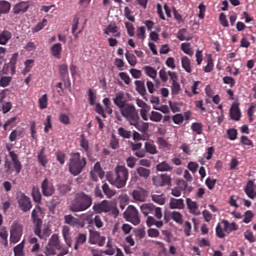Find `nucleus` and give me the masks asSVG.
Segmentation results:
<instances>
[{"mask_svg": "<svg viewBox=\"0 0 256 256\" xmlns=\"http://www.w3.org/2000/svg\"><path fill=\"white\" fill-rule=\"evenodd\" d=\"M48 244L51 245L52 247H55L57 251H61V249H63V246H61V240L59 239L58 234H53L50 237Z\"/></svg>", "mask_w": 256, "mask_h": 256, "instance_id": "27", "label": "nucleus"}, {"mask_svg": "<svg viewBox=\"0 0 256 256\" xmlns=\"http://www.w3.org/2000/svg\"><path fill=\"white\" fill-rule=\"evenodd\" d=\"M13 78L11 76H2L0 78V87H9Z\"/></svg>", "mask_w": 256, "mask_h": 256, "instance_id": "60", "label": "nucleus"}, {"mask_svg": "<svg viewBox=\"0 0 256 256\" xmlns=\"http://www.w3.org/2000/svg\"><path fill=\"white\" fill-rule=\"evenodd\" d=\"M37 159L38 163H40L42 167H47L49 159H47V156L45 155V147L41 148L40 152L38 153Z\"/></svg>", "mask_w": 256, "mask_h": 256, "instance_id": "36", "label": "nucleus"}, {"mask_svg": "<svg viewBox=\"0 0 256 256\" xmlns=\"http://www.w3.org/2000/svg\"><path fill=\"white\" fill-rule=\"evenodd\" d=\"M170 209H185V201L183 198H171L169 203Z\"/></svg>", "mask_w": 256, "mask_h": 256, "instance_id": "24", "label": "nucleus"}, {"mask_svg": "<svg viewBox=\"0 0 256 256\" xmlns=\"http://www.w3.org/2000/svg\"><path fill=\"white\" fill-rule=\"evenodd\" d=\"M93 205V198L84 192L76 194L69 209L72 213H81V211H87L89 207Z\"/></svg>", "mask_w": 256, "mask_h": 256, "instance_id": "3", "label": "nucleus"}, {"mask_svg": "<svg viewBox=\"0 0 256 256\" xmlns=\"http://www.w3.org/2000/svg\"><path fill=\"white\" fill-rule=\"evenodd\" d=\"M181 49L183 53H185L186 55H189L190 57H193L194 52H193V49L191 48V43H182Z\"/></svg>", "mask_w": 256, "mask_h": 256, "instance_id": "49", "label": "nucleus"}, {"mask_svg": "<svg viewBox=\"0 0 256 256\" xmlns=\"http://www.w3.org/2000/svg\"><path fill=\"white\" fill-rule=\"evenodd\" d=\"M25 240H23L20 244L16 245L13 249L15 256H25Z\"/></svg>", "mask_w": 256, "mask_h": 256, "instance_id": "43", "label": "nucleus"}, {"mask_svg": "<svg viewBox=\"0 0 256 256\" xmlns=\"http://www.w3.org/2000/svg\"><path fill=\"white\" fill-rule=\"evenodd\" d=\"M172 219L175 221V223H178L179 225H183V214L180 212L174 211L172 212Z\"/></svg>", "mask_w": 256, "mask_h": 256, "instance_id": "55", "label": "nucleus"}, {"mask_svg": "<svg viewBox=\"0 0 256 256\" xmlns=\"http://www.w3.org/2000/svg\"><path fill=\"white\" fill-rule=\"evenodd\" d=\"M58 191L60 195H67L71 191V185L69 184H60L58 185Z\"/></svg>", "mask_w": 256, "mask_h": 256, "instance_id": "51", "label": "nucleus"}, {"mask_svg": "<svg viewBox=\"0 0 256 256\" xmlns=\"http://www.w3.org/2000/svg\"><path fill=\"white\" fill-rule=\"evenodd\" d=\"M185 35H187V29L182 28L177 33V39L179 41H191V38H186Z\"/></svg>", "mask_w": 256, "mask_h": 256, "instance_id": "61", "label": "nucleus"}, {"mask_svg": "<svg viewBox=\"0 0 256 256\" xmlns=\"http://www.w3.org/2000/svg\"><path fill=\"white\" fill-rule=\"evenodd\" d=\"M32 198L35 203H41V199H43V196L41 195V191L39 190V187L34 186L32 188Z\"/></svg>", "mask_w": 256, "mask_h": 256, "instance_id": "44", "label": "nucleus"}, {"mask_svg": "<svg viewBox=\"0 0 256 256\" xmlns=\"http://www.w3.org/2000/svg\"><path fill=\"white\" fill-rule=\"evenodd\" d=\"M181 65L184 71H186V73H191L193 71L191 67V60L189 59V57L183 56L181 58Z\"/></svg>", "mask_w": 256, "mask_h": 256, "instance_id": "39", "label": "nucleus"}, {"mask_svg": "<svg viewBox=\"0 0 256 256\" xmlns=\"http://www.w3.org/2000/svg\"><path fill=\"white\" fill-rule=\"evenodd\" d=\"M18 201V207L23 211L24 213H27V211H31V208L33 207V204L31 203V198H29L25 193H20L17 197Z\"/></svg>", "mask_w": 256, "mask_h": 256, "instance_id": "8", "label": "nucleus"}, {"mask_svg": "<svg viewBox=\"0 0 256 256\" xmlns=\"http://www.w3.org/2000/svg\"><path fill=\"white\" fill-rule=\"evenodd\" d=\"M171 91L172 95H179L181 92V84H179V82H172Z\"/></svg>", "mask_w": 256, "mask_h": 256, "instance_id": "64", "label": "nucleus"}, {"mask_svg": "<svg viewBox=\"0 0 256 256\" xmlns=\"http://www.w3.org/2000/svg\"><path fill=\"white\" fill-rule=\"evenodd\" d=\"M130 125H133L141 133H147L149 131V123L147 122L136 120V122L131 123Z\"/></svg>", "mask_w": 256, "mask_h": 256, "instance_id": "32", "label": "nucleus"}, {"mask_svg": "<svg viewBox=\"0 0 256 256\" xmlns=\"http://www.w3.org/2000/svg\"><path fill=\"white\" fill-rule=\"evenodd\" d=\"M8 237H9V232H7V228L6 227L0 228V239H2V241L4 242L3 244L5 245V247L9 245V241L7 240Z\"/></svg>", "mask_w": 256, "mask_h": 256, "instance_id": "48", "label": "nucleus"}, {"mask_svg": "<svg viewBox=\"0 0 256 256\" xmlns=\"http://www.w3.org/2000/svg\"><path fill=\"white\" fill-rule=\"evenodd\" d=\"M45 255L46 256L57 255V248H55V246H51V244H47Z\"/></svg>", "mask_w": 256, "mask_h": 256, "instance_id": "63", "label": "nucleus"}, {"mask_svg": "<svg viewBox=\"0 0 256 256\" xmlns=\"http://www.w3.org/2000/svg\"><path fill=\"white\" fill-rule=\"evenodd\" d=\"M11 37H13V34H11L9 30H3L0 32V45L9 43V41H11Z\"/></svg>", "mask_w": 256, "mask_h": 256, "instance_id": "37", "label": "nucleus"}, {"mask_svg": "<svg viewBox=\"0 0 256 256\" xmlns=\"http://www.w3.org/2000/svg\"><path fill=\"white\" fill-rule=\"evenodd\" d=\"M106 179L116 189H123L129 181V169L123 165H117L114 171L107 173Z\"/></svg>", "mask_w": 256, "mask_h": 256, "instance_id": "1", "label": "nucleus"}, {"mask_svg": "<svg viewBox=\"0 0 256 256\" xmlns=\"http://www.w3.org/2000/svg\"><path fill=\"white\" fill-rule=\"evenodd\" d=\"M186 205L193 215H201V212L198 211L199 206L197 205V202L191 200V198L186 199Z\"/></svg>", "mask_w": 256, "mask_h": 256, "instance_id": "25", "label": "nucleus"}, {"mask_svg": "<svg viewBox=\"0 0 256 256\" xmlns=\"http://www.w3.org/2000/svg\"><path fill=\"white\" fill-rule=\"evenodd\" d=\"M230 119L233 121H240L241 120V108H239V103L233 102L230 107Z\"/></svg>", "mask_w": 256, "mask_h": 256, "instance_id": "18", "label": "nucleus"}, {"mask_svg": "<svg viewBox=\"0 0 256 256\" xmlns=\"http://www.w3.org/2000/svg\"><path fill=\"white\" fill-rule=\"evenodd\" d=\"M102 190H103L104 195H106V197L108 199L115 197V195L117 194V191H115L114 189H111V187H109V184H107V183H104L102 185Z\"/></svg>", "mask_w": 256, "mask_h": 256, "instance_id": "41", "label": "nucleus"}, {"mask_svg": "<svg viewBox=\"0 0 256 256\" xmlns=\"http://www.w3.org/2000/svg\"><path fill=\"white\" fill-rule=\"evenodd\" d=\"M64 223L66 225H70V227H77L79 225V218L74 217L71 214L65 215L64 216Z\"/></svg>", "mask_w": 256, "mask_h": 256, "instance_id": "35", "label": "nucleus"}, {"mask_svg": "<svg viewBox=\"0 0 256 256\" xmlns=\"http://www.w3.org/2000/svg\"><path fill=\"white\" fill-rule=\"evenodd\" d=\"M87 167V158L81 156V153L75 152L70 154V159L68 162V171L74 177L81 175L83 169Z\"/></svg>", "mask_w": 256, "mask_h": 256, "instance_id": "2", "label": "nucleus"}, {"mask_svg": "<svg viewBox=\"0 0 256 256\" xmlns=\"http://www.w3.org/2000/svg\"><path fill=\"white\" fill-rule=\"evenodd\" d=\"M131 150L135 151L134 155L135 157H138V159H143L146 157L145 150H142L143 144L141 142L138 143H131L130 144Z\"/></svg>", "mask_w": 256, "mask_h": 256, "instance_id": "19", "label": "nucleus"}, {"mask_svg": "<svg viewBox=\"0 0 256 256\" xmlns=\"http://www.w3.org/2000/svg\"><path fill=\"white\" fill-rule=\"evenodd\" d=\"M90 177L92 181H99V179H103V177H105V171H103L101 163H95L93 170L90 172Z\"/></svg>", "mask_w": 256, "mask_h": 256, "instance_id": "15", "label": "nucleus"}, {"mask_svg": "<svg viewBox=\"0 0 256 256\" xmlns=\"http://www.w3.org/2000/svg\"><path fill=\"white\" fill-rule=\"evenodd\" d=\"M17 59H19V53H14L9 63L6 64V67L3 69L4 75H15L17 72Z\"/></svg>", "mask_w": 256, "mask_h": 256, "instance_id": "9", "label": "nucleus"}, {"mask_svg": "<svg viewBox=\"0 0 256 256\" xmlns=\"http://www.w3.org/2000/svg\"><path fill=\"white\" fill-rule=\"evenodd\" d=\"M222 224L224 225L225 233L228 235L239 229V226L235 222L229 223L227 220H222Z\"/></svg>", "mask_w": 256, "mask_h": 256, "instance_id": "28", "label": "nucleus"}, {"mask_svg": "<svg viewBox=\"0 0 256 256\" xmlns=\"http://www.w3.org/2000/svg\"><path fill=\"white\" fill-rule=\"evenodd\" d=\"M124 218L133 225H139L141 223V217L139 216V210L135 206L130 205L124 212Z\"/></svg>", "mask_w": 256, "mask_h": 256, "instance_id": "7", "label": "nucleus"}, {"mask_svg": "<svg viewBox=\"0 0 256 256\" xmlns=\"http://www.w3.org/2000/svg\"><path fill=\"white\" fill-rule=\"evenodd\" d=\"M31 7L30 1H21L13 6L14 15H23V13H27L29 8Z\"/></svg>", "mask_w": 256, "mask_h": 256, "instance_id": "13", "label": "nucleus"}, {"mask_svg": "<svg viewBox=\"0 0 256 256\" xmlns=\"http://www.w3.org/2000/svg\"><path fill=\"white\" fill-rule=\"evenodd\" d=\"M33 63H35V60L28 59L24 62L25 68L23 70V74L26 75V73H29L31 69H33Z\"/></svg>", "mask_w": 256, "mask_h": 256, "instance_id": "59", "label": "nucleus"}, {"mask_svg": "<svg viewBox=\"0 0 256 256\" xmlns=\"http://www.w3.org/2000/svg\"><path fill=\"white\" fill-rule=\"evenodd\" d=\"M156 171H160V172L173 171V166H170L167 161H163L156 165Z\"/></svg>", "mask_w": 256, "mask_h": 256, "instance_id": "42", "label": "nucleus"}, {"mask_svg": "<svg viewBox=\"0 0 256 256\" xmlns=\"http://www.w3.org/2000/svg\"><path fill=\"white\" fill-rule=\"evenodd\" d=\"M222 81H223L224 85H229V87H231V88L235 87V84L237 83L235 78H233L231 76H224L222 78Z\"/></svg>", "mask_w": 256, "mask_h": 256, "instance_id": "54", "label": "nucleus"}, {"mask_svg": "<svg viewBox=\"0 0 256 256\" xmlns=\"http://www.w3.org/2000/svg\"><path fill=\"white\" fill-rule=\"evenodd\" d=\"M9 157L12 160L13 167L17 175H19V173H21V170L23 169V165H21V161H19V156L17 155V153H15V151H10Z\"/></svg>", "mask_w": 256, "mask_h": 256, "instance_id": "20", "label": "nucleus"}, {"mask_svg": "<svg viewBox=\"0 0 256 256\" xmlns=\"http://www.w3.org/2000/svg\"><path fill=\"white\" fill-rule=\"evenodd\" d=\"M244 191L246 195L249 197V199H255L256 197L255 182L253 180H249L244 188Z\"/></svg>", "mask_w": 256, "mask_h": 256, "instance_id": "21", "label": "nucleus"}, {"mask_svg": "<svg viewBox=\"0 0 256 256\" xmlns=\"http://www.w3.org/2000/svg\"><path fill=\"white\" fill-rule=\"evenodd\" d=\"M122 117H125L131 125V123H137L139 121V112H137V108L133 104H126L120 109Z\"/></svg>", "mask_w": 256, "mask_h": 256, "instance_id": "4", "label": "nucleus"}, {"mask_svg": "<svg viewBox=\"0 0 256 256\" xmlns=\"http://www.w3.org/2000/svg\"><path fill=\"white\" fill-rule=\"evenodd\" d=\"M118 135L123 139H131L133 137V133L123 127L118 128Z\"/></svg>", "mask_w": 256, "mask_h": 256, "instance_id": "47", "label": "nucleus"}, {"mask_svg": "<svg viewBox=\"0 0 256 256\" xmlns=\"http://www.w3.org/2000/svg\"><path fill=\"white\" fill-rule=\"evenodd\" d=\"M11 11V3L6 0L0 1V17L2 15H7Z\"/></svg>", "mask_w": 256, "mask_h": 256, "instance_id": "38", "label": "nucleus"}, {"mask_svg": "<svg viewBox=\"0 0 256 256\" xmlns=\"http://www.w3.org/2000/svg\"><path fill=\"white\" fill-rule=\"evenodd\" d=\"M114 104L116 105V107H119V109H122L123 107H125V105H127V101L125 100V93L124 92H118L116 93L115 98L113 99Z\"/></svg>", "mask_w": 256, "mask_h": 256, "instance_id": "23", "label": "nucleus"}, {"mask_svg": "<svg viewBox=\"0 0 256 256\" xmlns=\"http://www.w3.org/2000/svg\"><path fill=\"white\" fill-rule=\"evenodd\" d=\"M145 153H149V155H157L159 151L157 150V146L155 145V142L153 141H147L144 144Z\"/></svg>", "mask_w": 256, "mask_h": 256, "instance_id": "26", "label": "nucleus"}, {"mask_svg": "<svg viewBox=\"0 0 256 256\" xmlns=\"http://www.w3.org/2000/svg\"><path fill=\"white\" fill-rule=\"evenodd\" d=\"M106 239L107 238H105V236H101L100 232L90 231V236H89L90 245H98L99 247H103V245H105Z\"/></svg>", "mask_w": 256, "mask_h": 256, "instance_id": "12", "label": "nucleus"}, {"mask_svg": "<svg viewBox=\"0 0 256 256\" xmlns=\"http://www.w3.org/2000/svg\"><path fill=\"white\" fill-rule=\"evenodd\" d=\"M191 130L195 135H203V125L199 122H194L191 124Z\"/></svg>", "mask_w": 256, "mask_h": 256, "instance_id": "46", "label": "nucleus"}, {"mask_svg": "<svg viewBox=\"0 0 256 256\" xmlns=\"http://www.w3.org/2000/svg\"><path fill=\"white\" fill-rule=\"evenodd\" d=\"M163 119V115L159 112L152 111L150 115V121L154 123H159Z\"/></svg>", "mask_w": 256, "mask_h": 256, "instance_id": "57", "label": "nucleus"}, {"mask_svg": "<svg viewBox=\"0 0 256 256\" xmlns=\"http://www.w3.org/2000/svg\"><path fill=\"white\" fill-rule=\"evenodd\" d=\"M93 211L95 213H109L111 212V203L107 200H103L100 203H96L93 205Z\"/></svg>", "mask_w": 256, "mask_h": 256, "instance_id": "16", "label": "nucleus"}, {"mask_svg": "<svg viewBox=\"0 0 256 256\" xmlns=\"http://www.w3.org/2000/svg\"><path fill=\"white\" fill-rule=\"evenodd\" d=\"M140 209H141V213H143V215L147 217V215H153L155 211V205L151 203L142 204Z\"/></svg>", "mask_w": 256, "mask_h": 256, "instance_id": "31", "label": "nucleus"}, {"mask_svg": "<svg viewBox=\"0 0 256 256\" xmlns=\"http://www.w3.org/2000/svg\"><path fill=\"white\" fill-rule=\"evenodd\" d=\"M31 217L34 225H39L43 223V219H41V217H43V210L41 209V206H35L32 211Z\"/></svg>", "mask_w": 256, "mask_h": 256, "instance_id": "17", "label": "nucleus"}, {"mask_svg": "<svg viewBox=\"0 0 256 256\" xmlns=\"http://www.w3.org/2000/svg\"><path fill=\"white\" fill-rule=\"evenodd\" d=\"M105 35H111L113 33V37L119 39L121 37V31H119V27L115 23L109 24L106 29L104 30Z\"/></svg>", "mask_w": 256, "mask_h": 256, "instance_id": "22", "label": "nucleus"}, {"mask_svg": "<svg viewBox=\"0 0 256 256\" xmlns=\"http://www.w3.org/2000/svg\"><path fill=\"white\" fill-rule=\"evenodd\" d=\"M56 159L60 163V165H65V161L67 159V154L63 151L56 152Z\"/></svg>", "mask_w": 256, "mask_h": 256, "instance_id": "56", "label": "nucleus"}, {"mask_svg": "<svg viewBox=\"0 0 256 256\" xmlns=\"http://www.w3.org/2000/svg\"><path fill=\"white\" fill-rule=\"evenodd\" d=\"M85 243H87V234L79 233L76 237V242H75V245H74V249L76 251L79 250V247H81V245H85Z\"/></svg>", "mask_w": 256, "mask_h": 256, "instance_id": "34", "label": "nucleus"}, {"mask_svg": "<svg viewBox=\"0 0 256 256\" xmlns=\"http://www.w3.org/2000/svg\"><path fill=\"white\" fill-rule=\"evenodd\" d=\"M136 173L141 179L144 180H147L149 177H151V169L145 168L143 166L138 167L136 169Z\"/></svg>", "mask_w": 256, "mask_h": 256, "instance_id": "30", "label": "nucleus"}, {"mask_svg": "<svg viewBox=\"0 0 256 256\" xmlns=\"http://www.w3.org/2000/svg\"><path fill=\"white\" fill-rule=\"evenodd\" d=\"M80 147H82L86 153H89V140H87L84 134L81 135Z\"/></svg>", "mask_w": 256, "mask_h": 256, "instance_id": "53", "label": "nucleus"}, {"mask_svg": "<svg viewBox=\"0 0 256 256\" xmlns=\"http://www.w3.org/2000/svg\"><path fill=\"white\" fill-rule=\"evenodd\" d=\"M42 195L44 197H52L55 194V186L53 182L49 181V179L45 178L41 183Z\"/></svg>", "mask_w": 256, "mask_h": 256, "instance_id": "11", "label": "nucleus"}, {"mask_svg": "<svg viewBox=\"0 0 256 256\" xmlns=\"http://www.w3.org/2000/svg\"><path fill=\"white\" fill-rule=\"evenodd\" d=\"M151 199L154 203H157L158 205H165V194H152Z\"/></svg>", "mask_w": 256, "mask_h": 256, "instance_id": "45", "label": "nucleus"}, {"mask_svg": "<svg viewBox=\"0 0 256 256\" xmlns=\"http://www.w3.org/2000/svg\"><path fill=\"white\" fill-rule=\"evenodd\" d=\"M33 231L34 235H36V237L40 238L42 241H47V239L51 237V233H53L51 226L43 223L34 225Z\"/></svg>", "mask_w": 256, "mask_h": 256, "instance_id": "5", "label": "nucleus"}, {"mask_svg": "<svg viewBox=\"0 0 256 256\" xmlns=\"http://www.w3.org/2000/svg\"><path fill=\"white\" fill-rule=\"evenodd\" d=\"M171 181V176L168 174H160L152 178V183L155 187H165V185L171 187Z\"/></svg>", "mask_w": 256, "mask_h": 256, "instance_id": "10", "label": "nucleus"}, {"mask_svg": "<svg viewBox=\"0 0 256 256\" xmlns=\"http://www.w3.org/2000/svg\"><path fill=\"white\" fill-rule=\"evenodd\" d=\"M132 197L134 200L138 201V203H145L147 197H149V192L143 188H137L132 191Z\"/></svg>", "mask_w": 256, "mask_h": 256, "instance_id": "14", "label": "nucleus"}, {"mask_svg": "<svg viewBox=\"0 0 256 256\" xmlns=\"http://www.w3.org/2000/svg\"><path fill=\"white\" fill-rule=\"evenodd\" d=\"M50 51H51L52 57H55L56 59H61V53L63 52V46L61 45V43L53 44Z\"/></svg>", "mask_w": 256, "mask_h": 256, "instance_id": "29", "label": "nucleus"}, {"mask_svg": "<svg viewBox=\"0 0 256 256\" xmlns=\"http://www.w3.org/2000/svg\"><path fill=\"white\" fill-rule=\"evenodd\" d=\"M48 101L49 99L47 98V94H44L42 97H40L38 100L40 109H47V106L49 105Z\"/></svg>", "mask_w": 256, "mask_h": 256, "instance_id": "52", "label": "nucleus"}, {"mask_svg": "<svg viewBox=\"0 0 256 256\" xmlns=\"http://www.w3.org/2000/svg\"><path fill=\"white\" fill-rule=\"evenodd\" d=\"M227 135H228V139L230 141H235V139H237V135H238L237 129H235V128L228 129Z\"/></svg>", "mask_w": 256, "mask_h": 256, "instance_id": "62", "label": "nucleus"}, {"mask_svg": "<svg viewBox=\"0 0 256 256\" xmlns=\"http://www.w3.org/2000/svg\"><path fill=\"white\" fill-rule=\"evenodd\" d=\"M23 237V224L18 221H14L10 227V243L15 245L21 241Z\"/></svg>", "mask_w": 256, "mask_h": 256, "instance_id": "6", "label": "nucleus"}, {"mask_svg": "<svg viewBox=\"0 0 256 256\" xmlns=\"http://www.w3.org/2000/svg\"><path fill=\"white\" fill-rule=\"evenodd\" d=\"M125 56L127 62L129 63V65H131V67H135L137 65V57H135V54L126 52Z\"/></svg>", "mask_w": 256, "mask_h": 256, "instance_id": "50", "label": "nucleus"}, {"mask_svg": "<svg viewBox=\"0 0 256 256\" xmlns=\"http://www.w3.org/2000/svg\"><path fill=\"white\" fill-rule=\"evenodd\" d=\"M134 85H135L136 91H137V93H139V95H141L142 97H145V95H147V89L145 88L144 81L136 80L134 82Z\"/></svg>", "mask_w": 256, "mask_h": 256, "instance_id": "33", "label": "nucleus"}, {"mask_svg": "<svg viewBox=\"0 0 256 256\" xmlns=\"http://www.w3.org/2000/svg\"><path fill=\"white\" fill-rule=\"evenodd\" d=\"M89 223H94V225H95V227H97V229H101V227H103V219L99 215H96L94 217V219H91L89 221Z\"/></svg>", "mask_w": 256, "mask_h": 256, "instance_id": "58", "label": "nucleus"}, {"mask_svg": "<svg viewBox=\"0 0 256 256\" xmlns=\"http://www.w3.org/2000/svg\"><path fill=\"white\" fill-rule=\"evenodd\" d=\"M143 71L147 75V77H150V79H157V69H155L154 67L144 66Z\"/></svg>", "mask_w": 256, "mask_h": 256, "instance_id": "40", "label": "nucleus"}]
</instances>
